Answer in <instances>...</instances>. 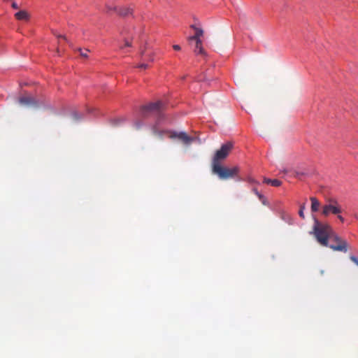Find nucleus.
Wrapping results in <instances>:
<instances>
[{
  "mask_svg": "<svg viewBox=\"0 0 358 358\" xmlns=\"http://www.w3.org/2000/svg\"><path fill=\"white\" fill-rule=\"evenodd\" d=\"M117 12L120 15L126 17L132 13V10L129 8H120Z\"/></svg>",
  "mask_w": 358,
  "mask_h": 358,
  "instance_id": "obj_13",
  "label": "nucleus"
},
{
  "mask_svg": "<svg viewBox=\"0 0 358 358\" xmlns=\"http://www.w3.org/2000/svg\"><path fill=\"white\" fill-rule=\"evenodd\" d=\"M196 46L194 48V52L197 55H205V51L202 47V41L201 40H196Z\"/></svg>",
  "mask_w": 358,
  "mask_h": 358,
  "instance_id": "obj_9",
  "label": "nucleus"
},
{
  "mask_svg": "<svg viewBox=\"0 0 358 358\" xmlns=\"http://www.w3.org/2000/svg\"><path fill=\"white\" fill-rule=\"evenodd\" d=\"M342 212L341 206L335 199H329L322 206V214L328 217L330 214L338 215Z\"/></svg>",
  "mask_w": 358,
  "mask_h": 358,
  "instance_id": "obj_4",
  "label": "nucleus"
},
{
  "mask_svg": "<svg viewBox=\"0 0 358 358\" xmlns=\"http://www.w3.org/2000/svg\"><path fill=\"white\" fill-rule=\"evenodd\" d=\"M11 6H12L14 9H18V8H19L18 5H17L15 2H13V3H12Z\"/></svg>",
  "mask_w": 358,
  "mask_h": 358,
  "instance_id": "obj_28",
  "label": "nucleus"
},
{
  "mask_svg": "<svg viewBox=\"0 0 358 358\" xmlns=\"http://www.w3.org/2000/svg\"><path fill=\"white\" fill-rule=\"evenodd\" d=\"M57 38H64L65 40H66V38L65 36H62V35H57Z\"/></svg>",
  "mask_w": 358,
  "mask_h": 358,
  "instance_id": "obj_31",
  "label": "nucleus"
},
{
  "mask_svg": "<svg viewBox=\"0 0 358 358\" xmlns=\"http://www.w3.org/2000/svg\"><path fill=\"white\" fill-rule=\"evenodd\" d=\"M19 102L21 105L28 107L38 106L37 101L33 97L29 96H24L20 98Z\"/></svg>",
  "mask_w": 358,
  "mask_h": 358,
  "instance_id": "obj_7",
  "label": "nucleus"
},
{
  "mask_svg": "<svg viewBox=\"0 0 358 358\" xmlns=\"http://www.w3.org/2000/svg\"><path fill=\"white\" fill-rule=\"evenodd\" d=\"M164 108V103L159 101L155 103H150L148 105H145L141 108V112L143 115H147L150 113L155 115H160L162 110Z\"/></svg>",
  "mask_w": 358,
  "mask_h": 358,
  "instance_id": "obj_5",
  "label": "nucleus"
},
{
  "mask_svg": "<svg viewBox=\"0 0 358 358\" xmlns=\"http://www.w3.org/2000/svg\"><path fill=\"white\" fill-rule=\"evenodd\" d=\"M192 28H194L195 29V34L192 36H190L189 38V41L201 40L200 37L201 36H203V31L200 28L195 27L194 26H192Z\"/></svg>",
  "mask_w": 358,
  "mask_h": 358,
  "instance_id": "obj_10",
  "label": "nucleus"
},
{
  "mask_svg": "<svg viewBox=\"0 0 358 358\" xmlns=\"http://www.w3.org/2000/svg\"><path fill=\"white\" fill-rule=\"evenodd\" d=\"M169 138L171 139H177L183 145L188 146L194 141V138L187 135L185 131H170Z\"/></svg>",
  "mask_w": 358,
  "mask_h": 358,
  "instance_id": "obj_6",
  "label": "nucleus"
},
{
  "mask_svg": "<svg viewBox=\"0 0 358 358\" xmlns=\"http://www.w3.org/2000/svg\"><path fill=\"white\" fill-rule=\"evenodd\" d=\"M305 174L306 173H303V172H300V171H295L294 172V176L297 177V178H299L301 176H304Z\"/></svg>",
  "mask_w": 358,
  "mask_h": 358,
  "instance_id": "obj_21",
  "label": "nucleus"
},
{
  "mask_svg": "<svg viewBox=\"0 0 358 358\" xmlns=\"http://www.w3.org/2000/svg\"><path fill=\"white\" fill-rule=\"evenodd\" d=\"M305 210V204H303V205H301V207H300V210H299V216H300L301 218H303V219H304V218H305V215H304V213H303V210Z\"/></svg>",
  "mask_w": 358,
  "mask_h": 358,
  "instance_id": "obj_18",
  "label": "nucleus"
},
{
  "mask_svg": "<svg viewBox=\"0 0 358 358\" xmlns=\"http://www.w3.org/2000/svg\"><path fill=\"white\" fill-rule=\"evenodd\" d=\"M338 215V218L339 219V220L341 222H344V218L340 215L339 214L337 215Z\"/></svg>",
  "mask_w": 358,
  "mask_h": 358,
  "instance_id": "obj_30",
  "label": "nucleus"
},
{
  "mask_svg": "<svg viewBox=\"0 0 358 358\" xmlns=\"http://www.w3.org/2000/svg\"><path fill=\"white\" fill-rule=\"evenodd\" d=\"M173 48L176 50V51H179L180 50L181 48L179 45H173Z\"/></svg>",
  "mask_w": 358,
  "mask_h": 358,
  "instance_id": "obj_25",
  "label": "nucleus"
},
{
  "mask_svg": "<svg viewBox=\"0 0 358 358\" xmlns=\"http://www.w3.org/2000/svg\"><path fill=\"white\" fill-rule=\"evenodd\" d=\"M82 115L78 113V112H73L71 114V117L73 121H78L82 119Z\"/></svg>",
  "mask_w": 358,
  "mask_h": 358,
  "instance_id": "obj_16",
  "label": "nucleus"
},
{
  "mask_svg": "<svg viewBox=\"0 0 358 358\" xmlns=\"http://www.w3.org/2000/svg\"><path fill=\"white\" fill-rule=\"evenodd\" d=\"M247 181L249 182L250 183H256L257 182L255 179H253L250 177L248 178Z\"/></svg>",
  "mask_w": 358,
  "mask_h": 358,
  "instance_id": "obj_26",
  "label": "nucleus"
},
{
  "mask_svg": "<svg viewBox=\"0 0 358 358\" xmlns=\"http://www.w3.org/2000/svg\"><path fill=\"white\" fill-rule=\"evenodd\" d=\"M253 192H255V194L259 198L260 200L262 201L263 203L264 204L265 202H264V197L263 196V195H262L258 191L257 189H253Z\"/></svg>",
  "mask_w": 358,
  "mask_h": 358,
  "instance_id": "obj_19",
  "label": "nucleus"
},
{
  "mask_svg": "<svg viewBox=\"0 0 358 358\" xmlns=\"http://www.w3.org/2000/svg\"><path fill=\"white\" fill-rule=\"evenodd\" d=\"M106 12L109 13L110 11H113V10H116V8L115 7H113L111 6H109V5H106Z\"/></svg>",
  "mask_w": 358,
  "mask_h": 358,
  "instance_id": "obj_20",
  "label": "nucleus"
},
{
  "mask_svg": "<svg viewBox=\"0 0 358 358\" xmlns=\"http://www.w3.org/2000/svg\"><path fill=\"white\" fill-rule=\"evenodd\" d=\"M355 217L358 220V215H355Z\"/></svg>",
  "mask_w": 358,
  "mask_h": 358,
  "instance_id": "obj_32",
  "label": "nucleus"
},
{
  "mask_svg": "<svg viewBox=\"0 0 358 358\" xmlns=\"http://www.w3.org/2000/svg\"><path fill=\"white\" fill-rule=\"evenodd\" d=\"M15 17L18 20H28L29 15L26 10H20L15 14Z\"/></svg>",
  "mask_w": 358,
  "mask_h": 358,
  "instance_id": "obj_8",
  "label": "nucleus"
},
{
  "mask_svg": "<svg viewBox=\"0 0 358 358\" xmlns=\"http://www.w3.org/2000/svg\"><path fill=\"white\" fill-rule=\"evenodd\" d=\"M350 259H351L352 262H353L355 264H356L357 265L358 264V259L355 257V256H351L350 257Z\"/></svg>",
  "mask_w": 358,
  "mask_h": 358,
  "instance_id": "obj_24",
  "label": "nucleus"
},
{
  "mask_svg": "<svg viewBox=\"0 0 358 358\" xmlns=\"http://www.w3.org/2000/svg\"><path fill=\"white\" fill-rule=\"evenodd\" d=\"M264 182L269 184L273 187H279L282 184V182L278 179H269L266 178H264Z\"/></svg>",
  "mask_w": 358,
  "mask_h": 358,
  "instance_id": "obj_12",
  "label": "nucleus"
},
{
  "mask_svg": "<svg viewBox=\"0 0 358 358\" xmlns=\"http://www.w3.org/2000/svg\"><path fill=\"white\" fill-rule=\"evenodd\" d=\"M131 45V42L127 41V40H125L124 46L125 47H130Z\"/></svg>",
  "mask_w": 358,
  "mask_h": 358,
  "instance_id": "obj_27",
  "label": "nucleus"
},
{
  "mask_svg": "<svg viewBox=\"0 0 358 358\" xmlns=\"http://www.w3.org/2000/svg\"><path fill=\"white\" fill-rule=\"evenodd\" d=\"M171 131H159L158 130L156 127H153V133L155 136H158L159 138H163V135L164 134H169V132Z\"/></svg>",
  "mask_w": 358,
  "mask_h": 358,
  "instance_id": "obj_14",
  "label": "nucleus"
},
{
  "mask_svg": "<svg viewBox=\"0 0 358 358\" xmlns=\"http://www.w3.org/2000/svg\"><path fill=\"white\" fill-rule=\"evenodd\" d=\"M350 259H351L352 262H353L355 264H356L357 265L358 264V259L355 257V256H351L350 257Z\"/></svg>",
  "mask_w": 358,
  "mask_h": 358,
  "instance_id": "obj_22",
  "label": "nucleus"
},
{
  "mask_svg": "<svg viewBox=\"0 0 358 358\" xmlns=\"http://www.w3.org/2000/svg\"><path fill=\"white\" fill-rule=\"evenodd\" d=\"M138 67H139V68L147 69V68L148 67V64H146L143 63V64H140V65L138 66Z\"/></svg>",
  "mask_w": 358,
  "mask_h": 358,
  "instance_id": "obj_29",
  "label": "nucleus"
},
{
  "mask_svg": "<svg viewBox=\"0 0 358 358\" xmlns=\"http://www.w3.org/2000/svg\"><path fill=\"white\" fill-rule=\"evenodd\" d=\"M320 245L329 247L333 250L346 252L347 242L341 238L328 224H323L315 219L313 232Z\"/></svg>",
  "mask_w": 358,
  "mask_h": 358,
  "instance_id": "obj_1",
  "label": "nucleus"
},
{
  "mask_svg": "<svg viewBox=\"0 0 358 358\" xmlns=\"http://www.w3.org/2000/svg\"><path fill=\"white\" fill-rule=\"evenodd\" d=\"M141 55H145V57H146L145 59V60H148V61H150V62H153L154 61V58H153L154 53L153 52H150V54L146 55L145 50H141Z\"/></svg>",
  "mask_w": 358,
  "mask_h": 358,
  "instance_id": "obj_15",
  "label": "nucleus"
},
{
  "mask_svg": "<svg viewBox=\"0 0 358 358\" xmlns=\"http://www.w3.org/2000/svg\"><path fill=\"white\" fill-rule=\"evenodd\" d=\"M78 50L80 52L81 57L85 58H87L88 57L87 52H89V50L85 49V50H83L81 48H79Z\"/></svg>",
  "mask_w": 358,
  "mask_h": 358,
  "instance_id": "obj_17",
  "label": "nucleus"
},
{
  "mask_svg": "<svg viewBox=\"0 0 358 358\" xmlns=\"http://www.w3.org/2000/svg\"><path fill=\"white\" fill-rule=\"evenodd\" d=\"M357 266H358V264H357Z\"/></svg>",
  "mask_w": 358,
  "mask_h": 358,
  "instance_id": "obj_33",
  "label": "nucleus"
},
{
  "mask_svg": "<svg viewBox=\"0 0 358 358\" xmlns=\"http://www.w3.org/2000/svg\"><path fill=\"white\" fill-rule=\"evenodd\" d=\"M311 210L312 212H317L319 210L320 203L315 197H310Z\"/></svg>",
  "mask_w": 358,
  "mask_h": 358,
  "instance_id": "obj_11",
  "label": "nucleus"
},
{
  "mask_svg": "<svg viewBox=\"0 0 358 358\" xmlns=\"http://www.w3.org/2000/svg\"><path fill=\"white\" fill-rule=\"evenodd\" d=\"M234 145L231 142H227L223 144L220 149L216 151L213 158V164H220V162L225 159L231 151Z\"/></svg>",
  "mask_w": 358,
  "mask_h": 358,
  "instance_id": "obj_3",
  "label": "nucleus"
},
{
  "mask_svg": "<svg viewBox=\"0 0 358 358\" xmlns=\"http://www.w3.org/2000/svg\"><path fill=\"white\" fill-rule=\"evenodd\" d=\"M212 171L217 175L220 179L227 180L237 176L239 173V168L238 166L227 168L222 166L220 164H213Z\"/></svg>",
  "mask_w": 358,
  "mask_h": 358,
  "instance_id": "obj_2",
  "label": "nucleus"
},
{
  "mask_svg": "<svg viewBox=\"0 0 358 358\" xmlns=\"http://www.w3.org/2000/svg\"><path fill=\"white\" fill-rule=\"evenodd\" d=\"M350 259H351L352 262H353L355 264H356L357 265L358 264V259L355 257V256H351L350 257Z\"/></svg>",
  "mask_w": 358,
  "mask_h": 358,
  "instance_id": "obj_23",
  "label": "nucleus"
}]
</instances>
